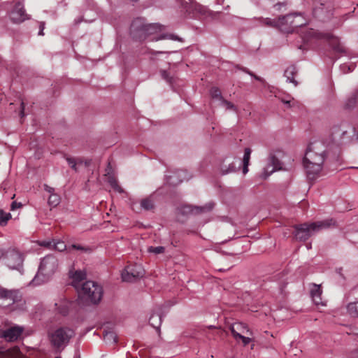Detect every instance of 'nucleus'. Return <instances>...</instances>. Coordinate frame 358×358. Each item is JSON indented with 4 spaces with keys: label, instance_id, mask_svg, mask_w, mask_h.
Here are the masks:
<instances>
[{
    "label": "nucleus",
    "instance_id": "obj_1",
    "mask_svg": "<svg viewBox=\"0 0 358 358\" xmlns=\"http://www.w3.org/2000/svg\"><path fill=\"white\" fill-rule=\"evenodd\" d=\"M325 159V150L321 142L311 143L305 153L303 164L309 180L317 178L322 169Z\"/></svg>",
    "mask_w": 358,
    "mask_h": 358
},
{
    "label": "nucleus",
    "instance_id": "obj_2",
    "mask_svg": "<svg viewBox=\"0 0 358 358\" xmlns=\"http://www.w3.org/2000/svg\"><path fill=\"white\" fill-rule=\"evenodd\" d=\"M58 267L57 259L53 255L45 256L41 262L38 271L31 282L33 286L47 282L55 273Z\"/></svg>",
    "mask_w": 358,
    "mask_h": 358
},
{
    "label": "nucleus",
    "instance_id": "obj_3",
    "mask_svg": "<svg viewBox=\"0 0 358 358\" xmlns=\"http://www.w3.org/2000/svg\"><path fill=\"white\" fill-rule=\"evenodd\" d=\"M48 336L52 347L58 350H62L75 336V331L69 327H58L50 329Z\"/></svg>",
    "mask_w": 358,
    "mask_h": 358
},
{
    "label": "nucleus",
    "instance_id": "obj_4",
    "mask_svg": "<svg viewBox=\"0 0 358 358\" xmlns=\"http://www.w3.org/2000/svg\"><path fill=\"white\" fill-rule=\"evenodd\" d=\"M77 292L80 299L96 304L102 298L103 289L97 282L89 280L82 284Z\"/></svg>",
    "mask_w": 358,
    "mask_h": 358
},
{
    "label": "nucleus",
    "instance_id": "obj_5",
    "mask_svg": "<svg viewBox=\"0 0 358 358\" xmlns=\"http://www.w3.org/2000/svg\"><path fill=\"white\" fill-rule=\"evenodd\" d=\"M334 224V221L332 219L313 222L310 224H300L295 227L294 236L299 241H306L310 237L314 232L328 228Z\"/></svg>",
    "mask_w": 358,
    "mask_h": 358
},
{
    "label": "nucleus",
    "instance_id": "obj_6",
    "mask_svg": "<svg viewBox=\"0 0 358 358\" xmlns=\"http://www.w3.org/2000/svg\"><path fill=\"white\" fill-rule=\"evenodd\" d=\"M313 39L327 41L336 52H345V48L341 43L339 39L331 34H324L317 30L310 29L304 33L303 40L305 43H308Z\"/></svg>",
    "mask_w": 358,
    "mask_h": 358
},
{
    "label": "nucleus",
    "instance_id": "obj_7",
    "mask_svg": "<svg viewBox=\"0 0 358 358\" xmlns=\"http://www.w3.org/2000/svg\"><path fill=\"white\" fill-rule=\"evenodd\" d=\"M292 20L293 15L292 13L279 17L277 20H272L268 17L255 18V20L257 22L258 25L278 27L281 31L285 33H290L293 31L292 24H291Z\"/></svg>",
    "mask_w": 358,
    "mask_h": 358
},
{
    "label": "nucleus",
    "instance_id": "obj_8",
    "mask_svg": "<svg viewBox=\"0 0 358 358\" xmlns=\"http://www.w3.org/2000/svg\"><path fill=\"white\" fill-rule=\"evenodd\" d=\"M162 26L159 24H150L142 27L139 31L151 41L169 39L172 41H180V38L174 34L161 33Z\"/></svg>",
    "mask_w": 358,
    "mask_h": 358
},
{
    "label": "nucleus",
    "instance_id": "obj_9",
    "mask_svg": "<svg viewBox=\"0 0 358 358\" xmlns=\"http://www.w3.org/2000/svg\"><path fill=\"white\" fill-rule=\"evenodd\" d=\"M183 10L189 17H194L198 13L204 14L206 8L192 0H182L181 3Z\"/></svg>",
    "mask_w": 358,
    "mask_h": 358
},
{
    "label": "nucleus",
    "instance_id": "obj_10",
    "mask_svg": "<svg viewBox=\"0 0 358 358\" xmlns=\"http://www.w3.org/2000/svg\"><path fill=\"white\" fill-rule=\"evenodd\" d=\"M144 271L140 265L128 266L122 273V278L125 282H132L143 275Z\"/></svg>",
    "mask_w": 358,
    "mask_h": 358
},
{
    "label": "nucleus",
    "instance_id": "obj_11",
    "mask_svg": "<svg viewBox=\"0 0 358 358\" xmlns=\"http://www.w3.org/2000/svg\"><path fill=\"white\" fill-rule=\"evenodd\" d=\"M24 331L22 327L13 325L6 329H0V338H3L8 341H14L17 340Z\"/></svg>",
    "mask_w": 358,
    "mask_h": 358
},
{
    "label": "nucleus",
    "instance_id": "obj_12",
    "mask_svg": "<svg viewBox=\"0 0 358 358\" xmlns=\"http://www.w3.org/2000/svg\"><path fill=\"white\" fill-rule=\"evenodd\" d=\"M10 20L15 24H20L28 19V15L26 14L24 9V6L17 2L12 10L9 13Z\"/></svg>",
    "mask_w": 358,
    "mask_h": 358
},
{
    "label": "nucleus",
    "instance_id": "obj_13",
    "mask_svg": "<svg viewBox=\"0 0 358 358\" xmlns=\"http://www.w3.org/2000/svg\"><path fill=\"white\" fill-rule=\"evenodd\" d=\"M23 262L21 253L15 250L9 251L6 255V264L12 269H18Z\"/></svg>",
    "mask_w": 358,
    "mask_h": 358
},
{
    "label": "nucleus",
    "instance_id": "obj_14",
    "mask_svg": "<svg viewBox=\"0 0 358 358\" xmlns=\"http://www.w3.org/2000/svg\"><path fill=\"white\" fill-rule=\"evenodd\" d=\"M281 169V163L280 160L272 153L270 154L268 158V164L264 169L262 173V178L266 179L274 171Z\"/></svg>",
    "mask_w": 358,
    "mask_h": 358
},
{
    "label": "nucleus",
    "instance_id": "obj_15",
    "mask_svg": "<svg viewBox=\"0 0 358 358\" xmlns=\"http://www.w3.org/2000/svg\"><path fill=\"white\" fill-rule=\"evenodd\" d=\"M346 125L345 124L341 126H335L332 128L331 131V141L336 145L341 144L344 142V136L350 133L345 129Z\"/></svg>",
    "mask_w": 358,
    "mask_h": 358
},
{
    "label": "nucleus",
    "instance_id": "obj_16",
    "mask_svg": "<svg viewBox=\"0 0 358 358\" xmlns=\"http://www.w3.org/2000/svg\"><path fill=\"white\" fill-rule=\"evenodd\" d=\"M213 206L214 205L213 203H209L207 205L202 206V207L185 205V206H183L180 208V211L183 214L196 215V214L209 212L210 210H211L213 209Z\"/></svg>",
    "mask_w": 358,
    "mask_h": 358
},
{
    "label": "nucleus",
    "instance_id": "obj_17",
    "mask_svg": "<svg viewBox=\"0 0 358 358\" xmlns=\"http://www.w3.org/2000/svg\"><path fill=\"white\" fill-rule=\"evenodd\" d=\"M69 276L71 278V285L75 287L76 291L81 287L85 282L86 273L81 270H75L69 271Z\"/></svg>",
    "mask_w": 358,
    "mask_h": 358
},
{
    "label": "nucleus",
    "instance_id": "obj_18",
    "mask_svg": "<svg viewBox=\"0 0 358 358\" xmlns=\"http://www.w3.org/2000/svg\"><path fill=\"white\" fill-rule=\"evenodd\" d=\"M55 310L62 315H66L69 311L76 306V303L66 299H61L55 303Z\"/></svg>",
    "mask_w": 358,
    "mask_h": 358
},
{
    "label": "nucleus",
    "instance_id": "obj_19",
    "mask_svg": "<svg viewBox=\"0 0 358 358\" xmlns=\"http://www.w3.org/2000/svg\"><path fill=\"white\" fill-rule=\"evenodd\" d=\"M167 182L172 185H177L185 180H188L187 173L185 170H178L171 176H166Z\"/></svg>",
    "mask_w": 358,
    "mask_h": 358
},
{
    "label": "nucleus",
    "instance_id": "obj_20",
    "mask_svg": "<svg viewBox=\"0 0 358 358\" xmlns=\"http://www.w3.org/2000/svg\"><path fill=\"white\" fill-rule=\"evenodd\" d=\"M0 358H22L21 353L17 347L7 350L0 349Z\"/></svg>",
    "mask_w": 358,
    "mask_h": 358
},
{
    "label": "nucleus",
    "instance_id": "obj_21",
    "mask_svg": "<svg viewBox=\"0 0 358 358\" xmlns=\"http://www.w3.org/2000/svg\"><path fill=\"white\" fill-rule=\"evenodd\" d=\"M327 8L324 3H320L319 6H315L313 8V15L318 18H321V20H324V15H327L329 16L330 15V10H327Z\"/></svg>",
    "mask_w": 358,
    "mask_h": 358
},
{
    "label": "nucleus",
    "instance_id": "obj_22",
    "mask_svg": "<svg viewBox=\"0 0 358 358\" xmlns=\"http://www.w3.org/2000/svg\"><path fill=\"white\" fill-rule=\"evenodd\" d=\"M296 71V68L294 66H289L286 69L284 73L287 81L293 83L294 86L298 85L296 80H294V76Z\"/></svg>",
    "mask_w": 358,
    "mask_h": 358
},
{
    "label": "nucleus",
    "instance_id": "obj_23",
    "mask_svg": "<svg viewBox=\"0 0 358 358\" xmlns=\"http://www.w3.org/2000/svg\"><path fill=\"white\" fill-rule=\"evenodd\" d=\"M231 331L234 338H238L239 336L244 334L245 331H248L247 327L242 323H235L231 326Z\"/></svg>",
    "mask_w": 358,
    "mask_h": 358
},
{
    "label": "nucleus",
    "instance_id": "obj_24",
    "mask_svg": "<svg viewBox=\"0 0 358 358\" xmlns=\"http://www.w3.org/2000/svg\"><path fill=\"white\" fill-rule=\"evenodd\" d=\"M293 15V20L291 22L292 24L293 31L295 28L301 27L307 23L306 19L301 13H292Z\"/></svg>",
    "mask_w": 358,
    "mask_h": 358
},
{
    "label": "nucleus",
    "instance_id": "obj_25",
    "mask_svg": "<svg viewBox=\"0 0 358 358\" xmlns=\"http://www.w3.org/2000/svg\"><path fill=\"white\" fill-rule=\"evenodd\" d=\"M321 294H322V291H321L320 287L319 286L315 285L314 288L312 289V290H311V296H312L314 303H315L316 305H320V304L322 306L324 305V303H323V302L322 301Z\"/></svg>",
    "mask_w": 358,
    "mask_h": 358
},
{
    "label": "nucleus",
    "instance_id": "obj_26",
    "mask_svg": "<svg viewBox=\"0 0 358 358\" xmlns=\"http://www.w3.org/2000/svg\"><path fill=\"white\" fill-rule=\"evenodd\" d=\"M252 150L250 148H245L244 151V155L243 158V174H246L248 171V166L250 159Z\"/></svg>",
    "mask_w": 358,
    "mask_h": 358
},
{
    "label": "nucleus",
    "instance_id": "obj_27",
    "mask_svg": "<svg viewBox=\"0 0 358 358\" xmlns=\"http://www.w3.org/2000/svg\"><path fill=\"white\" fill-rule=\"evenodd\" d=\"M149 322L152 327L158 329L162 323V315L159 313H153L150 315Z\"/></svg>",
    "mask_w": 358,
    "mask_h": 358
},
{
    "label": "nucleus",
    "instance_id": "obj_28",
    "mask_svg": "<svg viewBox=\"0 0 358 358\" xmlns=\"http://www.w3.org/2000/svg\"><path fill=\"white\" fill-rule=\"evenodd\" d=\"M275 96L278 97L287 108H292L295 106L296 101L289 94H285L282 96H280V95L276 94Z\"/></svg>",
    "mask_w": 358,
    "mask_h": 358
},
{
    "label": "nucleus",
    "instance_id": "obj_29",
    "mask_svg": "<svg viewBox=\"0 0 358 358\" xmlns=\"http://www.w3.org/2000/svg\"><path fill=\"white\" fill-rule=\"evenodd\" d=\"M210 94L211 98L215 101L218 102L219 105L224 99L223 96H222L220 90L217 87H212L210 90Z\"/></svg>",
    "mask_w": 358,
    "mask_h": 358
},
{
    "label": "nucleus",
    "instance_id": "obj_30",
    "mask_svg": "<svg viewBox=\"0 0 358 358\" xmlns=\"http://www.w3.org/2000/svg\"><path fill=\"white\" fill-rule=\"evenodd\" d=\"M238 162V166L237 167L234 162L229 164L228 166L223 164L221 166V171L223 174H227L229 173L235 172L237 169L240 168L241 163L238 160H237Z\"/></svg>",
    "mask_w": 358,
    "mask_h": 358
},
{
    "label": "nucleus",
    "instance_id": "obj_31",
    "mask_svg": "<svg viewBox=\"0 0 358 358\" xmlns=\"http://www.w3.org/2000/svg\"><path fill=\"white\" fill-rule=\"evenodd\" d=\"M347 310L351 317H358V301L348 303Z\"/></svg>",
    "mask_w": 358,
    "mask_h": 358
},
{
    "label": "nucleus",
    "instance_id": "obj_32",
    "mask_svg": "<svg viewBox=\"0 0 358 358\" xmlns=\"http://www.w3.org/2000/svg\"><path fill=\"white\" fill-rule=\"evenodd\" d=\"M103 339L107 343H116L117 341L115 333L111 331L104 332Z\"/></svg>",
    "mask_w": 358,
    "mask_h": 358
},
{
    "label": "nucleus",
    "instance_id": "obj_33",
    "mask_svg": "<svg viewBox=\"0 0 358 358\" xmlns=\"http://www.w3.org/2000/svg\"><path fill=\"white\" fill-rule=\"evenodd\" d=\"M108 180L112 188L119 193L123 192V189L122 187L118 185L117 180L113 177V176H108Z\"/></svg>",
    "mask_w": 358,
    "mask_h": 358
},
{
    "label": "nucleus",
    "instance_id": "obj_34",
    "mask_svg": "<svg viewBox=\"0 0 358 358\" xmlns=\"http://www.w3.org/2000/svg\"><path fill=\"white\" fill-rule=\"evenodd\" d=\"M140 206L144 210H150L153 208V201L150 198H145L141 201Z\"/></svg>",
    "mask_w": 358,
    "mask_h": 358
},
{
    "label": "nucleus",
    "instance_id": "obj_35",
    "mask_svg": "<svg viewBox=\"0 0 358 358\" xmlns=\"http://www.w3.org/2000/svg\"><path fill=\"white\" fill-rule=\"evenodd\" d=\"M60 202V197L57 194H52L48 198V204L52 207L57 206Z\"/></svg>",
    "mask_w": 358,
    "mask_h": 358
},
{
    "label": "nucleus",
    "instance_id": "obj_36",
    "mask_svg": "<svg viewBox=\"0 0 358 358\" xmlns=\"http://www.w3.org/2000/svg\"><path fill=\"white\" fill-rule=\"evenodd\" d=\"M13 293L3 288L0 287V299H13Z\"/></svg>",
    "mask_w": 358,
    "mask_h": 358
},
{
    "label": "nucleus",
    "instance_id": "obj_37",
    "mask_svg": "<svg viewBox=\"0 0 358 358\" xmlns=\"http://www.w3.org/2000/svg\"><path fill=\"white\" fill-rule=\"evenodd\" d=\"M10 218L11 215L10 213H5L3 210H0V225H6Z\"/></svg>",
    "mask_w": 358,
    "mask_h": 358
},
{
    "label": "nucleus",
    "instance_id": "obj_38",
    "mask_svg": "<svg viewBox=\"0 0 358 358\" xmlns=\"http://www.w3.org/2000/svg\"><path fill=\"white\" fill-rule=\"evenodd\" d=\"M66 246L64 242L61 241H53L52 249L62 252L64 251L66 249Z\"/></svg>",
    "mask_w": 358,
    "mask_h": 358
},
{
    "label": "nucleus",
    "instance_id": "obj_39",
    "mask_svg": "<svg viewBox=\"0 0 358 358\" xmlns=\"http://www.w3.org/2000/svg\"><path fill=\"white\" fill-rule=\"evenodd\" d=\"M165 248L163 246H157L153 247L150 246L148 248V252L150 253H154L155 255L162 254L164 252Z\"/></svg>",
    "mask_w": 358,
    "mask_h": 358
},
{
    "label": "nucleus",
    "instance_id": "obj_40",
    "mask_svg": "<svg viewBox=\"0 0 358 358\" xmlns=\"http://www.w3.org/2000/svg\"><path fill=\"white\" fill-rule=\"evenodd\" d=\"M220 105L225 107L228 110H232L236 112L237 111L236 107L232 103L225 100L224 99L222 100Z\"/></svg>",
    "mask_w": 358,
    "mask_h": 358
},
{
    "label": "nucleus",
    "instance_id": "obj_41",
    "mask_svg": "<svg viewBox=\"0 0 358 358\" xmlns=\"http://www.w3.org/2000/svg\"><path fill=\"white\" fill-rule=\"evenodd\" d=\"M71 248L73 249L80 250L82 252H85V253H90L92 251V249L89 247H85V246H83V245H77V244L72 245Z\"/></svg>",
    "mask_w": 358,
    "mask_h": 358
},
{
    "label": "nucleus",
    "instance_id": "obj_42",
    "mask_svg": "<svg viewBox=\"0 0 358 358\" xmlns=\"http://www.w3.org/2000/svg\"><path fill=\"white\" fill-rule=\"evenodd\" d=\"M162 78L165 80L168 83L172 84L173 83V77L170 76L169 73L165 71L162 70L160 71Z\"/></svg>",
    "mask_w": 358,
    "mask_h": 358
},
{
    "label": "nucleus",
    "instance_id": "obj_43",
    "mask_svg": "<svg viewBox=\"0 0 358 358\" xmlns=\"http://www.w3.org/2000/svg\"><path fill=\"white\" fill-rule=\"evenodd\" d=\"M357 102V96L355 94H353L351 97L348 99L347 101L345 106L348 108H352L355 106V103Z\"/></svg>",
    "mask_w": 358,
    "mask_h": 358
},
{
    "label": "nucleus",
    "instance_id": "obj_44",
    "mask_svg": "<svg viewBox=\"0 0 358 358\" xmlns=\"http://www.w3.org/2000/svg\"><path fill=\"white\" fill-rule=\"evenodd\" d=\"M204 14H207L208 16L210 17L213 20H215V19L218 18V17L220 14V12L209 10L206 8V10Z\"/></svg>",
    "mask_w": 358,
    "mask_h": 358
},
{
    "label": "nucleus",
    "instance_id": "obj_45",
    "mask_svg": "<svg viewBox=\"0 0 358 358\" xmlns=\"http://www.w3.org/2000/svg\"><path fill=\"white\" fill-rule=\"evenodd\" d=\"M66 161L69 164V165L73 169H74L75 171L77 170L76 169V159L74 158H71V157H67L66 158Z\"/></svg>",
    "mask_w": 358,
    "mask_h": 358
},
{
    "label": "nucleus",
    "instance_id": "obj_46",
    "mask_svg": "<svg viewBox=\"0 0 358 358\" xmlns=\"http://www.w3.org/2000/svg\"><path fill=\"white\" fill-rule=\"evenodd\" d=\"M41 246L46 247L52 249L53 241H43L39 243Z\"/></svg>",
    "mask_w": 358,
    "mask_h": 358
},
{
    "label": "nucleus",
    "instance_id": "obj_47",
    "mask_svg": "<svg viewBox=\"0 0 358 358\" xmlns=\"http://www.w3.org/2000/svg\"><path fill=\"white\" fill-rule=\"evenodd\" d=\"M238 338H241L242 340V342L243 343L244 345H248L250 342V338L248 337H245L243 336L242 334L238 337Z\"/></svg>",
    "mask_w": 358,
    "mask_h": 358
},
{
    "label": "nucleus",
    "instance_id": "obj_48",
    "mask_svg": "<svg viewBox=\"0 0 358 358\" xmlns=\"http://www.w3.org/2000/svg\"><path fill=\"white\" fill-rule=\"evenodd\" d=\"M249 75H250L251 76L254 77L255 80H258V81H260V82H262L264 83V80L263 78H262L261 77L259 76H257L256 75H255L254 73H252V72H250V71H246Z\"/></svg>",
    "mask_w": 358,
    "mask_h": 358
},
{
    "label": "nucleus",
    "instance_id": "obj_49",
    "mask_svg": "<svg viewBox=\"0 0 358 358\" xmlns=\"http://www.w3.org/2000/svg\"><path fill=\"white\" fill-rule=\"evenodd\" d=\"M44 189H45L47 192L50 193V194H55V193H54V191H55L54 188H52V187H50V186H48V185H44Z\"/></svg>",
    "mask_w": 358,
    "mask_h": 358
},
{
    "label": "nucleus",
    "instance_id": "obj_50",
    "mask_svg": "<svg viewBox=\"0 0 358 358\" xmlns=\"http://www.w3.org/2000/svg\"><path fill=\"white\" fill-rule=\"evenodd\" d=\"M20 206H21V203H17L16 201H13L11 203V210H14L20 208Z\"/></svg>",
    "mask_w": 358,
    "mask_h": 358
},
{
    "label": "nucleus",
    "instance_id": "obj_51",
    "mask_svg": "<svg viewBox=\"0 0 358 358\" xmlns=\"http://www.w3.org/2000/svg\"><path fill=\"white\" fill-rule=\"evenodd\" d=\"M343 69H345V68H348V72H350V71H352L353 69H354V66L352 65H347V64H344L343 66H342Z\"/></svg>",
    "mask_w": 358,
    "mask_h": 358
},
{
    "label": "nucleus",
    "instance_id": "obj_52",
    "mask_svg": "<svg viewBox=\"0 0 358 358\" xmlns=\"http://www.w3.org/2000/svg\"><path fill=\"white\" fill-rule=\"evenodd\" d=\"M44 22H41V25H40V31L38 32V34L41 35V36H43V29H44Z\"/></svg>",
    "mask_w": 358,
    "mask_h": 358
},
{
    "label": "nucleus",
    "instance_id": "obj_53",
    "mask_svg": "<svg viewBox=\"0 0 358 358\" xmlns=\"http://www.w3.org/2000/svg\"><path fill=\"white\" fill-rule=\"evenodd\" d=\"M151 53L152 54H155V55H164V54H169V52H163V51L155 52V51H152Z\"/></svg>",
    "mask_w": 358,
    "mask_h": 358
},
{
    "label": "nucleus",
    "instance_id": "obj_54",
    "mask_svg": "<svg viewBox=\"0 0 358 358\" xmlns=\"http://www.w3.org/2000/svg\"><path fill=\"white\" fill-rule=\"evenodd\" d=\"M352 358H358V349L352 352Z\"/></svg>",
    "mask_w": 358,
    "mask_h": 358
},
{
    "label": "nucleus",
    "instance_id": "obj_55",
    "mask_svg": "<svg viewBox=\"0 0 358 358\" xmlns=\"http://www.w3.org/2000/svg\"><path fill=\"white\" fill-rule=\"evenodd\" d=\"M21 106H22V110H21V112H20V115L21 117H24V103L22 102L21 103Z\"/></svg>",
    "mask_w": 358,
    "mask_h": 358
},
{
    "label": "nucleus",
    "instance_id": "obj_56",
    "mask_svg": "<svg viewBox=\"0 0 358 358\" xmlns=\"http://www.w3.org/2000/svg\"><path fill=\"white\" fill-rule=\"evenodd\" d=\"M136 203H134V204L132 205V208H133V209H134V210H135V209H136Z\"/></svg>",
    "mask_w": 358,
    "mask_h": 358
},
{
    "label": "nucleus",
    "instance_id": "obj_57",
    "mask_svg": "<svg viewBox=\"0 0 358 358\" xmlns=\"http://www.w3.org/2000/svg\"><path fill=\"white\" fill-rule=\"evenodd\" d=\"M134 26H135L134 24H132V25H131V31H133V29H134Z\"/></svg>",
    "mask_w": 358,
    "mask_h": 358
},
{
    "label": "nucleus",
    "instance_id": "obj_58",
    "mask_svg": "<svg viewBox=\"0 0 358 358\" xmlns=\"http://www.w3.org/2000/svg\"><path fill=\"white\" fill-rule=\"evenodd\" d=\"M2 255H3V253H2V252L0 250V258L2 257Z\"/></svg>",
    "mask_w": 358,
    "mask_h": 358
},
{
    "label": "nucleus",
    "instance_id": "obj_59",
    "mask_svg": "<svg viewBox=\"0 0 358 358\" xmlns=\"http://www.w3.org/2000/svg\"><path fill=\"white\" fill-rule=\"evenodd\" d=\"M282 6L281 4H275V6L276 7V6Z\"/></svg>",
    "mask_w": 358,
    "mask_h": 358
},
{
    "label": "nucleus",
    "instance_id": "obj_60",
    "mask_svg": "<svg viewBox=\"0 0 358 358\" xmlns=\"http://www.w3.org/2000/svg\"><path fill=\"white\" fill-rule=\"evenodd\" d=\"M350 130H351V131H355L354 128H351Z\"/></svg>",
    "mask_w": 358,
    "mask_h": 358
},
{
    "label": "nucleus",
    "instance_id": "obj_61",
    "mask_svg": "<svg viewBox=\"0 0 358 358\" xmlns=\"http://www.w3.org/2000/svg\"><path fill=\"white\" fill-rule=\"evenodd\" d=\"M56 358H60V357H56Z\"/></svg>",
    "mask_w": 358,
    "mask_h": 358
}]
</instances>
